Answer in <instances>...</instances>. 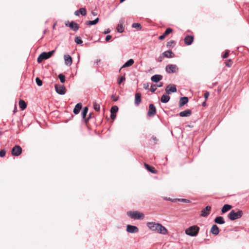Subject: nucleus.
Instances as JSON below:
<instances>
[{
	"mask_svg": "<svg viewBox=\"0 0 249 249\" xmlns=\"http://www.w3.org/2000/svg\"><path fill=\"white\" fill-rule=\"evenodd\" d=\"M125 78L124 76H121V77H120V78L118 82V83L119 84H120L123 81H125Z\"/></svg>",
	"mask_w": 249,
	"mask_h": 249,
	"instance_id": "obj_42",
	"label": "nucleus"
},
{
	"mask_svg": "<svg viewBox=\"0 0 249 249\" xmlns=\"http://www.w3.org/2000/svg\"><path fill=\"white\" fill-rule=\"evenodd\" d=\"M188 102V98L187 97H183L180 98L179 101V106L182 107L187 104Z\"/></svg>",
	"mask_w": 249,
	"mask_h": 249,
	"instance_id": "obj_22",
	"label": "nucleus"
},
{
	"mask_svg": "<svg viewBox=\"0 0 249 249\" xmlns=\"http://www.w3.org/2000/svg\"><path fill=\"white\" fill-rule=\"evenodd\" d=\"M132 27L135 28H140V29L142 28L141 25L138 23H134L132 24Z\"/></svg>",
	"mask_w": 249,
	"mask_h": 249,
	"instance_id": "obj_40",
	"label": "nucleus"
},
{
	"mask_svg": "<svg viewBox=\"0 0 249 249\" xmlns=\"http://www.w3.org/2000/svg\"><path fill=\"white\" fill-rule=\"evenodd\" d=\"M156 85H157V87L160 88V87H161L162 86L163 83L162 82H160L159 84Z\"/></svg>",
	"mask_w": 249,
	"mask_h": 249,
	"instance_id": "obj_54",
	"label": "nucleus"
},
{
	"mask_svg": "<svg viewBox=\"0 0 249 249\" xmlns=\"http://www.w3.org/2000/svg\"><path fill=\"white\" fill-rule=\"evenodd\" d=\"M126 231L131 233H137L139 231V229L135 226L127 225L126 226Z\"/></svg>",
	"mask_w": 249,
	"mask_h": 249,
	"instance_id": "obj_10",
	"label": "nucleus"
},
{
	"mask_svg": "<svg viewBox=\"0 0 249 249\" xmlns=\"http://www.w3.org/2000/svg\"><path fill=\"white\" fill-rule=\"evenodd\" d=\"M163 56L167 58H172L174 56L175 54L171 50L166 51L163 52L162 54Z\"/></svg>",
	"mask_w": 249,
	"mask_h": 249,
	"instance_id": "obj_19",
	"label": "nucleus"
},
{
	"mask_svg": "<svg viewBox=\"0 0 249 249\" xmlns=\"http://www.w3.org/2000/svg\"><path fill=\"white\" fill-rule=\"evenodd\" d=\"M134 60L133 59H130L124 64L121 69L123 68L130 67L134 64Z\"/></svg>",
	"mask_w": 249,
	"mask_h": 249,
	"instance_id": "obj_26",
	"label": "nucleus"
},
{
	"mask_svg": "<svg viewBox=\"0 0 249 249\" xmlns=\"http://www.w3.org/2000/svg\"><path fill=\"white\" fill-rule=\"evenodd\" d=\"M55 50H53L49 52H43L38 57L37 61L38 63H41L42 60L47 59L50 58L53 53H54Z\"/></svg>",
	"mask_w": 249,
	"mask_h": 249,
	"instance_id": "obj_5",
	"label": "nucleus"
},
{
	"mask_svg": "<svg viewBox=\"0 0 249 249\" xmlns=\"http://www.w3.org/2000/svg\"><path fill=\"white\" fill-rule=\"evenodd\" d=\"M184 40L185 44L190 45L192 43L194 40V37L191 36H187L185 37Z\"/></svg>",
	"mask_w": 249,
	"mask_h": 249,
	"instance_id": "obj_14",
	"label": "nucleus"
},
{
	"mask_svg": "<svg viewBox=\"0 0 249 249\" xmlns=\"http://www.w3.org/2000/svg\"><path fill=\"white\" fill-rule=\"evenodd\" d=\"M147 226L149 229L158 233L165 235L167 234L168 231L165 227L160 223L155 222H148Z\"/></svg>",
	"mask_w": 249,
	"mask_h": 249,
	"instance_id": "obj_1",
	"label": "nucleus"
},
{
	"mask_svg": "<svg viewBox=\"0 0 249 249\" xmlns=\"http://www.w3.org/2000/svg\"><path fill=\"white\" fill-rule=\"evenodd\" d=\"M211 210V207L210 206H206L204 209H202L201 211V216L203 217H206L209 214Z\"/></svg>",
	"mask_w": 249,
	"mask_h": 249,
	"instance_id": "obj_12",
	"label": "nucleus"
},
{
	"mask_svg": "<svg viewBox=\"0 0 249 249\" xmlns=\"http://www.w3.org/2000/svg\"><path fill=\"white\" fill-rule=\"evenodd\" d=\"M65 64L67 66H70L72 64V58L69 54H65L64 56Z\"/></svg>",
	"mask_w": 249,
	"mask_h": 249,
	"instance_id": "obj_13",
	"label": "nucleus"
},
{
	"mask_svg": "<svg viewBox=\"0 0 249 249\" xmlns=\"http://www.w3.org/2000/svg\"><path fill=\"white\" fill-rule=\"evenodd\" d=\"M209 95H210V93H209V92H208V91H206V92L204 93V98H205V101H206V100H207V99H208V97H209Z\"/></svg>",
	"mask_w": 249,
	"mask_h": 249,
	"instance_id": "obj_45",
	"label": "nucleus"
},
{
	"mask_svg": "<svg viewBox=\"0 0 249 249\" xmlns=\"http://www.w3.org/2000/svg\"><path fill=\"white\" fill-rule=\"evenodd\" d=\"M153 139L154 140V141H156L157 140V139L156 137H153Z\"/></svg>",
	"mask_w": 249,
	"mask_h": 249,
	"instance_id": "obj_59",
	"label": "nucleus"
},
{
	"mask_svg": "<svg viewBox=\"0 0 249 249\" xmlns=\"http://www.w3.org/2000/svg\"><path fill=\"white\" fill-rule=\"evenodd\" d=\"M118 111V107L116 106H114L111 107L110 109V113L111 114H116Z\"/></svg>",
	"mask_w": 249,
	"mask_h": 249,
	"instance_id": "obj_33",
	"label": "nucleus"
},
{
	"mask_svg": "<svg viewBox=\"0 0 249 249\" xmlns=\"http://www.w3.org/2000/svg\"><path fill=\"white\" fill-rule=\"evenodd\" d=\"M99 20V18H97L93 20L87 21L86 22V24L87 25H95L96 24H97Z\"/></svg>",
	"mask_w": 249,
	"mask_h": 249,
	"instance_id": "obj_28",
	"label": "nucleus"
},
{
	"mask_svg": "<svg viewBox=\"0 0 249 249\" xmlns=\"http://www.w3.org/2000/svg\"><path fill=\"white\" fill-rule=\"evenodd\" d=\"M79 11L78 10H77L76 11L74 12V15L76 16H79Z\"/></svg>",
	"mask_w": 249,
	"mask_h": 249,
	"instance_id": "obj_53",
	"label": "nucleus"
},
{
	"mask_svg": "<svg viewBox=\"0 0 249 249\" xmlns=\"http://www.w3.org/2000/svg\"><path fill=\"white\" fill-rule=\"evenodd\" d=\"M166 71L168 73H175L178 70V68L176 65L169 64L166 66Z\"/></svg>",
	"mask_w": 249,
	"mask_h": 249,
	"instance_id": "obj_6",
	"label": "nucleus"
},
{
	"mask_svg": "<svg viewBox=\"0 0 249 249\" xmlns=\"http://www.w3.org/2000/svg\"><path fill=\"white\" fill-rule=\"evenodd\" d=\"M111 98L113 101H115V102L117 101L118 99V98H116L114 95H112L111 96Z\"/></svg>",
	"mask_w": 249,
	"mask_h": 249,
	"instance_id": "obj_49",
	"label": "nucleus"
},
{
	"mask_svg": "<svg viewBox=\"0 0 249 249\" xmlns=\"http://www.w3.org/2000/svg\"><path fill=\"white\" fill-rule=\"evenodd\" d=\"M58 77L61 83H64L65 82V76L63 74H59Z\"/></svg>",
	"mask_w": 249,
	"mask_h": 249,
	"instance_id": "obj_35",
	"label": "nucleus"
},
{
	"mask_svg": "<svg viewBox=\"0 0 249 249\" xmlns=\"http://www.w3.org/2000/svg\"><path fill=\"white\" fill-rule=\"evenodd\" d=\"M92 14L93 15V16H96L97 15V14L96 13L94 12H92Z\"/></svg>",
	"mask_w": 249,
	"mask_h": 249,
	"instance_id": "obj_57",
	"label": "nucleus"
},
{
	"mask_svg": "<svg viewBox=\"0 0 249 249\" xmlns=\"http://www.w3.org/2000/svg\"><path fill=\"white\" fill-rule=\"evenodd\" d=\"M178 200L181 202H184V203H189L190 202V200H189L188 199H183V198L179 199Z\"/></svg>",
	"mask_w": 249,
	"mask_h": 249,
	"instance_id": "obj_47",
	"label": "nucleus"
},
{
	"mask_svg": "<svg viewBox=\"0 0 249 249\" xmlns=\"http://www.w3.org/2000/svg\"><path fill=\"white\" fill-rule=\"evenodd\" d=\"M162 57L161 56H159V61L160 62L162 61Z\"/></svg>",
	"mask_w": 249,
	"mask_h": 249,
	"instance_id": "obj_55",
	"label": "nucleus"
},
{
	"mask_svg": "<svg viewBox=\"0 0 249 249\" xmlns=\"http://www.w3.org/2000/svg\"><path fill=\"white\" fill-rule=\"evenodd\" d=\"M232 206L229 204H225L221 209V212L224 213L229 211Z\"/></svg>",
	"mask_w": 249,
	"mask_h": 249,
	"instance_id": "obj_27",
	"label": "nucleus"
},
{
	"mask_svg": "<svg viewBox=\"0 0 249 249\" xmlns=\"http://www.w3.org/2000/svg\"><path fill=\"white\" fill-rule=\"evenodd\" d=\"M110 32V30L109 29H107L106 31H105L103 33L106 35V34L109 33Z\"/></svg>",
	"mask_w": 249,
	"mask_h": 249,
	"instance_id": "obj_51",
	"label": "nucleus"
},
{
	"mask_svg": "<svg viewBox=\"0 0 249 249\" xmlns=\"http://www.w3.org/2000/svg\"><path fill=\"white\" fill-rule=\"evenodd\" d=\"M22 153V148L19 145H16L12 149V154L15 156H18Z\"/></svg>",
	"mask_w": 249,
	"mask_h": 249,
	"instance_id": "obj_8",
	"label": "nucleus"
},
{
	"mask_svg": "<svg viewBox=\"0 0 249 249\" xmlns=\"http://www.w3.org/2000/svg\"><path fill=\"white\" fill-rule=\"evenodd\" d=\"M143 87L145 89H149V84L148 83H144L143 84Z\"/></svg>",
	"mask_w": 249,
	"mask_h": 249,
	"instance_id": "obj_48",
	"label": "nucleus"
},
{
	"mask_svg": "<svg viewBox=\"0 0 249 249\" xmlns=\"http://www.w3.org/2000/svg\"><path fill=\"white\" fill-rule=\"evenodd\" d=\"M172 29L170 28H167L164 33L163 34V35L160 36L159 37V39H163L165 37V36L169 35L170 33H171L172 32Z\"/></svg>",
	"mask_w": 249,
	"mask_h": 249,
	"instance_id": "obj_17",
	"label": "nucleus"
},
{
	"mask_svg": "<svg viewBox=\"0 0 249 249\" xmlns=\"http://www.w3.org/2000/svg\"><path fill=\"white\" fill-rule=\"evenodd\" d=\"M165 91L167 94H170L171 93L176 92L177 88L175 85H169L166 87Z\"/></svg>",
	"mask_w": 249,
	"mask_h": 249,
	"instance_id": "obj_11",
	"label": "nucleus"
},
{
	"mask_svg": "<svg viewBox=\"0 0 249 249\" xmlns=\"http://www.w3.org/2000/svg\"><path fill=\"white\" fill-rule=\"evenodd\" d=\"M192 114V111L190 109H186L179 113V116L180 117H188Z\"/></svg>",
	"mask_w": 249,
	"mask_h": 249,
	"instance_id": "obj_18",
	"label": "nucleus"
},
{
	"mask_svg": "<svg viewBox=\"0 0 249 249\" xmlns=\"http://www.w3.org/2000/svg\"><path fill=\"white\" fill-rule=\"evenodd\" d=\"M93 107H94V109L97 111H100V105L99 104H98L96 102H93Z\"/></svg>",
	"mask_w": 249,
	"mask_h": 249,
	"instance_id": "obj_34",
	"label": "nucleus"
},
{
	"mask_svg": "<svg viewBox=\"0 0 249 249\" xmlns=\"http://www.w3.org/2000/svg\"><path fill=\"white\" fill-rule=\"evenodd\" d=\"M173 44H175V41L173 40H171L167 42V43L166 44V46L168 48L173 47V46H172Z\"/></svg>",
	"mask_w": 249,
	"mask_h": 249,
	"instance_id": "obj_38",
	"label": "nucleus"
},
{
	"mask_svg": "<svg viewBox=\"0 0 249 249\" xmlns=\"http://www.w3.org/2000/svg\"><path fill=\"white\" fill-rule=\"evenodd\" d=\"M214 222L218 224H223L225 223L224 218L220 216L215 217Z\"/></svg>",
	"mask_w": 249,
	"mask_h": 249,
	"instance_id": "obj_20",
	"label": "nucleus"
},
{
	"mask_svg": "<svg viewBox=\"0 0 249 249\" xmlns=\"http://www.w3.org/2000/svg\"><path fill=\"white\" fill-rule=\"evenodd\" d=\"M5 153H6V151L3 149V150H1L0 151V157H3L5 156Z\"/></svg>",
	"mask_w": 249,
	"mask_h": 249,
	"instance_id": "obj_43",
	"label": "nucleus"
},
{
	"mask_svg": "<svg viewBox=\"0 0 249 249\" xmlns=\"http://www.w3.org/2000/svg\"><path fill=\"white\" fill-rule=\"evenodd\" d=\"M157 89V85L155 84H152L150 87V91L152 92H154Z\"/></svg>",
	"mask_w": 249,
	"mask_h": 249,
	"instance_id": "obj_41",
	"label": "nucleus"
},
{
	"mask_svg": "<svg viewBox=\"0 0 249 249\" xmlns=\"http://www.w3.org/2000/svg\"><path fill=\"white\" fill-rule=\"evenodd\" d=\"M100 61V60H99V59H97V60H96V62H96V64H98V62H99Z\"/></svg>",
	"mask_w": 249,
	"mask_h": 249,
	"instance_id": "obj_58",
	"label": "nucleus"
},
{
	"mask_svg": "<svg viewBox=\"0 0 249 249\" xmlns=\"http://www.w3.org/2000/svg\"><path fill=\"white\" fill-rule=\"evenodd\" d=\"M127 215L131 218L136 220L142 219L144 217V214L138 211H128Z\"/></svg>",
	"mask_w": 249,
	"mask_h": 249,
	"instance_id": "obj_3",
	"label": "nucleus"
},
{
	"mask_svg": "<svg viewBox=\"0 0 249 249\" xmlns=\"http://www.w3.org/2000/svg\"><path fill=\"white\" fill-rule=\"evenodd\" d=\"M232 64V62L231 59H229L228 62L226 63V66L228 67H231Z\"/></svg>",
	"mask_w": 249,
	"mask_h": 249,
	"instance_id": "obj_44",
	"label": "nucleus"
},
{
	"mask_svg": "<svg viewBox=\"0 0 249 249\" xmlns=\"http://www.w3.org/2000/svg\"><path fill=\"white\" fill-rule=\"evenodd\" d=\"M202 106L203 107H205L206 106V101L205 100L204 102H203L202 104Z\"/></svg>",
	"mask_w": 249,
	"mask_h": 249,
	"instance_id": "obj_56",
	"label": "nucleus"
},
{
	"mask_svg": "<svg viewBox=\"0 0 249 249\" xmlns=\"http://www.w3.org/2000/svg\"><path fill=\"white\" fill-rule=\"evenodd\" d=\"M199 231V228L197 226H193L190 227L186 230L185 233L186 234L191 236H196L197 235Z\"/></svg>",
	"mask_w": 249,
	"mask_h": 249,
	"instance_id": "obj_4",
	"label": "nucleus"
},
{
	"mask_svg": "<svg viewBox=\"0 0 249 249\" xmlns=\"http://www.w3.org/2000/svg\"><path fill=\"white\" fill-rule=\"evenodd\" d=\"M229 51H227L222 56L223 59L226 58L229 56Z\"/></svg>",
	"mask_w": 249,
	"mask_h": 249,
	"instance_id": "obj_46",
	"label": "nucleus"
},
{
	"mask_svg": "<svg viewBox=\"0 0 249 249\" xmlns=\"http://www.w3.org/2000/svg\"><path fill=\"white\" fill-rule=\"evenodd\" d=\"M243 214V212L241 210H238L237 212L232 210L228 214V217L231 220L233 221L241 218Z\"/></svg>",
	"mask_w": 249,
	"mask_h": 249,
	"instance_id": "obj_2",
	"label": "nucleus"
},
{
	"mask_svg": "<svg viewBox=\"0 0 249 249\" xmlns=\"http://www.w3.org/2000/svg\"><path fill=\"white\" fill-rule=\"evenodd\" d=\"M211 232L212 234L217 235L219 233V230L216 225H213L211 229Z\"/></svg>",
	"mask_w": 249,
	"mask_h": 249,
	"instance_id": "obj_15",
	"label": "nucleus"
},
{
	"mask_svg": "<svg viewBox=\"0 0 249 249\" xmlns=\"http://www.w3.org/2000/svg\"><path fill=\"white\" fill-rule=\"evenodd\" d=\"M75 42L77 44H82L83 43V41L81 39V38L79 37V36H76L75 37Z\"/></svg>",
	"mask_w": 249,
	"mask_h": 249,
	"instance_id": "obj_37",
	"label": "nucleus"
},
{
	"mask_svg": "<svg viewBox=\"0 0 249 249\" xmlns=\"http://www.w3.org/2000/svg\"><path fill=\"white\" fill-rule=\"evenodd\" d=\"M82 107V105L81 103H78L75 106V107L73 109V113L75 114H78L80 110L81 109Z\"/></svg>",
	"mask_w": 249,
	"mask_h": 249,
	"instance_id": "obj_23",
	"label": "nucleus"
},
{
	"mask_svg": "<svg viewBox=\"0 0 249 249\" xmlns=\"http://www.w3.org/2000/svg\"><path fill=\"white\" fill-rule=\"evenodd\" d=\"M79 12L82 15L85 16L86 15V10L84 8H80L79 9Z\"/></svg>",
	"mask_w": 249,
	"mask_h": 249,
	"instance_id": "obj_36",
	"label": "nucleus"
},
{
	"mask_svg": "<svg viewBox=\"0 0 249 249\" xmlns=\"http://www.w3.org/2000/svg\"><path fill=\"white\" fill-rule=\"evenodd\" d=\"M156 113V108L153 104H150L149 105V108L147 112V116L149 117L154 116Z\"/></svg>",
	"mask_w": 249,
	"mask_h": 249,
	"instance_id": "obj_9",
	"label": "nucleus"
},
{
	"mask_svg": "<svg viewBox=\"0 0 249 249\" xmlns=\"http://www.w3.org/2000/svg\"><path fill=\"white\" fill-rule=\"evenodd\" d=\"M90 115L89 116V117L88 118V120H89V118H90Z\"/></svg>",
	"mask_w": 249,
	"mask_h": 249,
	"instance_id": "obj_60",
	"label": "nucleus"
},
{
	"mask_svg": "<svg viewBox=\"0 0 249 249\" xmlns=\"http://www.w3.org/2000/svg\"><path fill=\"white\" fill-rule=\"evenodd\" d=\"M88 107H84L82 111V113H81V115H82V118L83 119H84L86 117L87 114L88 113Z\"/></svg>",
	"mask_w": 249,
	"mask_h": 249,
	"instance_id": "obj_32",
	"label": "nucleus"
},
{
	"mask_svg": "<svg viewBox=\"0 0 249 249\" xmlns=\"http://www.w3.org/2000/svg\"><path fill=\"white\" fill-rule=\"evenodd\" d=\"M144 165L145 168L150 172L153 174H156L157 173V171L156 170L154 167H151L148 164L144 163Z\"/></svg>",
	"mask_w": 249,
	"mask_h": 249,
	"instance_id": "obj_25",
	"label": "nucleus"
},
{
	"mask_svg": "<svg viewBox=\"0 0 249 249\" xmlns=\"http://www.w3.org/2000/svg\"><path fill=\"white\" fill-rule=\"evenodd\" d=\"M36 82L37 86H41L42 85V81L39 78L36 77Z\"/></svg>",
	"mask_w": 249,
	"mask_h": 249,
	"instance_id": "obj_39",
	"label": "nucleus"
},
{
	"mask_svg": "<svg viewBox=\"0 0 249 249\" xmlns=\"http://www.w3.org/2000/svg\"><path fill=\"white\" fill-rule=\"evenodd\" d=\"M55 89L56 92L60 95H64L66 93V88L64 85L56 84Z\"/></svg>",
	"mask_w": 249,
	"mask_h": 249,
	"instance_id": "obj_7",
	"label": "nucleus"
},
{
	"mask_svg": "<svg viewBox=\"0 0 249 249\" xmlns=\"http://www.w3.org/2000/svg\"><path fill=\"white\" fill-rule=\"evenodd\" d=\"M111 38V36L110 35H107L106 37V40L107 41H109Z\"/></svg>",
	"mask_w": 249,
	"mask_h": 249,
	"instance_id": "obj_50",
	"label": "nucleus"
},
{
	"mask_svg": "<svg viewBox=\"0 0 249 249\" xmlns=\"http://www.w3.org/2000/svg\"><path fill=\"white\" fill-rule=\"evenodd\" d=\"M69 27L72 30H73L74 31H76L79 29V25H78V24L77 23H76V22H74V21H71L69 24Z\"/></svg>",
	"mask_w": 249,
	"mask_h": 249,
	"instance_id": "obj_24",
	"label": "nucleus"
},
{
	"mask_svg": "<svg viewBox=\"0 0 249 249\" xmlns=\"http://www.w3.org/2000/svg\"><path fill=\"white\" fill-rule=\"evenodd\" d=\"M116 117V114H111L110 115V118L111 119L114 120Z\"/></svg>",
	"mask_w": 249,
	"mask_h": 249,
	"instance_id": "obj_52",
	"label": "nucleus"
},
{
	"mask_svg": "<svg viewBox=\"0 0 249 249\" xmlns=\"http://www.w3.org/2000/svg\"><path fill=\"white\" fill-rule=\"evenodd\" d=\"M123 21L120 20L117 26V31L119 33H122L124 32Z\"/></svg>",
	"mask_w": 249,
	"mask_h": 249,
	"instance_id": "obj_30",
	"label": "nucleus"
},
{
	"mask_svg": "<svg viewBox=\"0 0 249 249\" xmlns=\"http://www.w3.org/2000/svg\"><path fill=\"white\" fill-rule=\"evenodd\" d=\"M170 97L169 96L167 95H163L160 99V101L163 103H166L170 100Z\"/></svg>",
	"mask_w": 249,
	"mask_h": 249,
	"instance_id": "obj_29",
	"label": "nucleus"
},
{
	"mask_svg": "<svg viewBox=\"0 0 249 249\" xmlns=\"http://www.w3.org/2000/svg\"><path fill=\"white\" fill-rule=\"evenodd\" d=\"M19 106L21 109L23 110L27 107V104L24 101L20 100L19 102Z\"/></svg>",
	"mask_w": 249,
	"mask_h": 249,
	"instance_id": "obj_31",
	"label": "nucleus"
},
{
	"mask_svg": "<svg viewBox=\"0 0 249 249\" xmlns=\"http://www.w3.org/2000/svg\"><path fill=\"white\" fill-rule=\"evenodd\" d=\"M141 102V94L140 93H136L135 96V104L138 106Z\"/></svg>",
	"mask_w": 249,
	"mask_h": 249,
	"instance_id": "obj_21",
	"label": "nucleus"
},
{
	"mask_svg": "<svg viewBox=\"0 0 249 249\" xmlns=\"http://www.w3.org/2000/svg\"><path fill=\"white\" fill-rule=\"evenodd\" d=\"M162 79V76L160 74H155L151 78L152 81L157 83Z\"/></svg>",
	"mask_w": 249,
	"mask_h": 249,
	"instance_id": "obj_16",
	"label": "nucleus"
}]
</instances>
